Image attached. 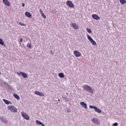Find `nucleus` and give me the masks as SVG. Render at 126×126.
Wrapping results in <instances>:
<instances>
[{
	"label": "nucleus",
	"mask_w": 126,
	"mask_h": 126,
	"mask_svg": "<svg viewBox=\"0 0 126 126\" xmlns=\"http://www.w3.org/2000/svg\"><path fill=\"white\" fill-rule=\"evenodd\" d=\"M41 16H42V17L43 18H44L45 19H46V18H47V17H46V15H45V14H44V13H42V14H41Z\"/></svg>",
	"instance_id": "a878e982"
},
{
	"label": "nucleus",
	"mask_w": 126,
	"mask_h": 126,
	"mask_svg": "<svg viewBox=\"0 0 126 126\" xmlns=\"http://www.w3.org/2000/svg\"><path fill=\"white\" fill-rule=\"evenodd\" d=\"M14 97L15 98V99H17V100H20V97H19V95H18L16 94H13Z\"/></svg>",
	"instance_id": "a211bd4d"
},
{
	"label": "nucleus",
	"mask_w": 126,
	"mask_h": 126,
	"mask_svg": "<svg viewBox=\"0 0 126 126\" xmlns=\"http://www.w3.org/2000/svg\"><path fill=\"white\" fill-rule=\"evenodd\" d=\"M92 17L94 19H95V20H100V17H99V16L97 14H93Z\"/></svg>",
	"instance_id": "9b49d317"
},
{
	"label": "nucleus",
	"mask_w": 126,
	"mask_h": 126,
	"mask_svg": "<svg viewBox=\"0 0 126 126\" xmlns=\"http://www.w3.org/2000/svg\"><path fill=\"white\" fill-rule=\"evenodd\" d=\"M8 110L10 111L11 112H13V113H17L18 109L15 108L13 105H10L7 107Z\"/></svg>",
	"instance_id": "f03ea898"
},
{
	"label": "nucleus",
	"mask_w": 126,
	"mask_h": 126,
	"mask_svg": "<svg viewBox=\"0 0 126 126\" xmlns=\"http://www.w3.org/2000/svg\"><path fill=\"white\" fill-rule=\"evenodd\" d=\"M18 90L19 91V89H18Z\"/></svg>",
	"instance_id": "72a5a7b5"
},
{
	"label": "nucleus",
	"mask_w": 126,
	"mask_h": 126,
	"mask_svg": "<svg viewBox=\"0 0 126 126\" xmlns=\"http://www.w3.org/2000/svg\"><path fill=\"white\" fill-rule=\"evenodd\" d=\"M119 1L120 2L121 4H125V3H126V0H119Z\"/></svg>",
	"instance_id": "4be33fe9"
},
{
	"label": "nucleus",
	"mask_w": 126,
	"mask_h": 126,
	"mask_svg": "<svg viewBox=\"0 0 126 126\" xmlns=\"http://www.w3.org/2000/svg\"><path fill=\"white\" fill-rule=\"evenodd\" d=\"M87 38L88 40H89L90 42H91V44H92V45H93L94 46H95L96 44V42L94 41L93 38H92V37H91L90 35H87Z\"/></svg>",
	"instance_id": "423d86ee"
},
{
	"label": "nucleus",
	"mask_w": 126,
	"mask_h": 126,
	"mask_svg": "<svg viewBox=\"0 0 126 126\" xmlns=\"http://www.w3.org/2000/svg\"><path fill=\"white\" fill-rule=\"evenodd\" d=\"M66 4L69 7L71 8H74V4L70 0H68L66 1Z\"/></svg>",
	"instance_id": "0eeeda50"
},
{
	"label": "nucleus",
	"mask_w": 126,
	"mask_h": 126,
	"mask_svg": "<svg viewBox=\"0 0 126 126\" xmlns=\"http://www.w3.org/2000/svg\"><path fill=\"white\" fill-rule=\"evenodd\" d=\"M92 122L94 123V124H95V125H98L99 124V120L96 118H93L92 119Z\"/></svg>",
	"instance_id": "4468645a"
},
{
	"label": "nucleus",
	"mask_w": 126,
	"mask_h": 126,
	"mask_svg": "<svg viewBox=\"0 0 126 126\" xmlns=\"http://www.w3.org/2000/svg\"><path fill=\"white\" fill-rule=\"evenodd\" d=\"M86 30H87V32H88V33H91L92 32V31H91V29H90L87 28L86 29Z\"/></svg>",
	"instance_id": "393cba45"
},
{
	"label": "nucleus",
	"mask_w": 126,
	"mask_h": 126,
	"mask_svg": "<svg viewBox=\"0 0 126 126\" xmlns=\"http://www.w3.org/2000/svg\"><path fill=\"white\" fill-rule=\"evenodd\" d=\"M35 123H36V125H38V126H46L42 122L39 121V120H36L35 121Z\"/></svg>",
	"instance_id": "2eb2a0df"
},
{
	"label": "nucleus",
	"mask_w": 126,
	"mask_h": 126,
	"mask_svg": "<svg viewBox=\"0 0 126 126\" xmlns=\"http://www.w3.org/2000/svg\"><path fill=\"white\" fill-rule=\"evenodd\" d=\"M71 26H72L73 28H74V29H78L79 27L77 25H76V24L74 23V24H71Z\"/></svg>",
	"instance_id": "f3484780"
},
{
	"label": "nucleus",
	"mask_w": 126,
	"mask_h": 126,
	"mask_svg": "<svg viewBox=\"0 0 126 126\" xmlns=\"http://www.w3.org/2000/svg\"><path fill=\"white\" fill-rule=\"evenodd\" d=\"M23 42V39L20 38V42Z\"/></svg>",
	"instance_id": "c85d7f7f"
},
{
	"label": "nucleus",
	"mask_w": 126,
	"mask_h": 126,
	"mask_svg": "<svg viewBox=\"0 0 126 126\" xmlns=\"http://www.w3.org/2000/svg\"><path fill=\"white\" fill-rule=\"evenodd\" d=\"M39 12H40L41 14H42V13H43V11H42V9H40Z\"/></svg>",
	"instance_id": "7c9ffc66"
},
{
	"label": "nucleus",
	"mask_w": 126,
	"mask_h": 126,
	"mask_svg": "<svg viewBox=\"0 0 126 126\" xmlns=\"http://www.w3.org/2000/svg\"><path fill=\"white\" fill-rule=\"evenodd\" d=\"M63 99H64V100L65 101H66L67 102H68V101H69V99L68 98H67V97H66V96L63 97Z\"/></svg>",
	"instance_id": "5701e85b"
},
{
	"label": "nucleus",
	"mask_w": 126,
	"mask_h": 126,
	"mask_svg": "<svg viewBox=\"0 0 126 126\" xmlns=\"http://www.w3.org/2000/svg\"><path fill=\"white\" fill-rule=\"evenodd\" d=\"M58 76H59L60 78H63V77H64V74L63 73H60L58 74Z\"/></svg>",
	"instance_id": "412c9836"
},
{
	"label": "nucleus",
	"mask_w": 126,
	"mask_h": 126,
	"mask_svg": "<svg viewBox=\"0 0 126 126\" xmlns=\"http://www.w3.org/2000/svg\"><path fill=\"white\" fill-rule=\"evenodd\" d=\"M34 94L36 95H37V96H40L41 97H44L45 96V94H44V93H41L39 91H35L34 92Z\"/></svg>",
	"instance_id": "1a4fd4ad"
},
{
	"label": "nucleus",
	"mask_w": 126,
	"mask_h": 126,
	"mask_svg": "<svg viewBox=\"0 0 126 126\" xmlns=\"http://www.w3.org/2000/svg\"><path fill=\"white\" fill-rule=\"evenodd\" d=\"M58 101H59V102H60V101H61V99H59Z\"/></svg>",
	"instance_id": "2f4dec72"
},
{
	"label": "nucleus",
	"mask_w": 126,
	"mask_h": 126,
	"mask_svg": "<svg viewBox=\"0 0 126 126\" xmlns=\"http://www.w3.org/2000/svg\"><path fill=\"white\" fill-rule=\"evenodd\" d=\"M25 15L27 17H29V18H31L32 17V15L29 12H26Z\"/></svg>",
	"instance_id": "dca6fc26"
},
{
	"label": "nucleus",
	"mask_w": 126,
	"mask_h": 126,
	"mask_svg": "<svg viewBox=\"0 0 126 126\" xmlns=\"http://www.w3.org/2000/svg\"><path fill=\"white\" fill-rule=\"evenodd\" d=\"M19 25H21V26H25V24H24L21 22H19Z\"/></svg>",
	"instance_id": "bb28decb"
},
{
	"label": "nucleus",
	"mask_w": 126,
	"mask_h": 126,
	"mask_svg": "<svg viewBox=\"0 0 126 126\" xmlns=\"http://www.w3.org/2000/svg\"><path fill=\"white\" fill-rule=\"evenodd\" d=\"M27 47H28V48H29L30 49H32V45H31V44L28 43V44L27 45Z\"/></svg>",
	"instance_id": "b1692460"
},
{
	"label": "nucleus",
	"mask_w": 126,
	"mask_h": 126,
	"mask_svg": "<svg viewBox=\"0 0 126 126\" xmlns=\"http://www.w3.org/2000/svg\"><path fill=\"white\" fill-rule=\"evenodd\" d=\"M0 120L2 122V123H3V124H6L8 123L7 119H6L5 118L3 117H0Z\"/></svg>",
	"instance_id": "6e6552de"
},
{
	"label": "nucleus",
	"mask_w": 126,
	"mask_h": 126,
	"mask_svg": "<svg viewBox=\"0 0 126 126\" xmlns=\"http://www.w3.org/2000/svg\"><path fill=\"white\" fill-rule=\"evenodd\" d=\"M83 88L84 90H86V91H89V92H90V93H93V89L91 87V86L87 85H85L83 86Z\"/></svg>",
	"instance_id": "f257e3e1"
},
{
	"label": "nucleus",
	"mask_w": 126,
	"mask_h": 126,
	"mask_svg": "<svg viewBox=\"0 0 126 126\" xmlns=\"http://www.w3.org/2000/svg\"><path fill=\"white\" fill-rule=\"evenodd\" d=\"M3 2L7 6H10V2H9V1H8V0H3Z\"/></svg>",
	"instance_id": "ddd939ff"
},
{
	"label": "nucleus",
	"mask_w": 126,
	"mask_h": 126,
	"mask_svg": "<svg viewBox=\"0 0 126 126\" xmlns=\"http://www.w3.org/2000/svg\"><path fill=\"white\" fill-rule=\"evenodd\" d=\"M80 104L81 105V106H82V107H83V108H84L85 109H87V104H86L85 102L82 101L80 103Z\"/></svg>",
	"instance_id": "f8f14e48"
},
{
	"label": "nucleus",
	"mask_w": 126,
	"mask_h": 126,
	"mask_svg": "<svg viewBox=\"0 0 126 126\" xmlns=\"http://www.w3.org/2000/svg\"><path fill=\"white\" fill-rule=\"evenodd\" d=\"M17 74L18 76H20V75H21V76L24 77V78H27L28 77L27 74L24 72L20 71V72H17Z\"/></svg>",
	"instance_id": "20e7f679"
},
{
	"label": "nucleus",
	"mask_w": 126,
	"mask_h": 126,
	"mask_svg": "<svg viewBox=\"0 0 126 126\" xmlns=\"http://www.w3.org/2000/svg\"><path fill=\"white\" fill-rule=\"evenodd\" d=\"M22 7H24V6H25V4L22 3Z\"/></svg>",
	"instance_id": "c756f323"
},
{
	"label": "nucleus",
	"mask_w": 126,
	"mask_h": 126,
	"mask_svg": "<svg viewBox=\"0 0 126 126\" xmlns=\"http://www.w3.org/2000/svg\"><path fill=\"white\" fill-rule=\"evenodd\" d=\"M0 45L4 46V47H5V45H4V42H3V40H2V39L1 38H0Z\"/></svg>",
	"instance_id": "aec40b11"
},
{
	"label": "nucleus",
	"mask_w": 126,
	"mask_h": 126,
	"mask_svg": "<svg viewBox=\"0 0 126 126\" xmlns=\"http://www.w3.org/2000/svg\"><path fill=\"white\" fill-rule=\"evenodd\" d=\"M66 94H67V93H66Z\"/></svg>",
	"instance_id": "473e14b6"
},
{
	"label": "nucleus",
	"mask_w": 126,
	"mask_h": 126,
	"mask_svg": "<svg viewBox=\"0 0 126 126\" xmlns=\"http://www.w3.org/2000/svg\"><path fill=\"white\" fill-rule=\"evenodd\" d=\"M113 126H118V123H115L113 124Z\"/></svg>",
	"instance_id": "cd10ccee"
},
{
	"label": "nucleus",
	"mask_w": 126,
	"mask_h": 126,
	"mask_svg": "<svg viewBox=\"0 0 126 126\" xmlns=\"http://www.w3.org/2000/svg\"><path fill=\"white\" fill-rule=\"evenodd\" d=\"M90 109H94V111L96 112V113H98V114H101V113H102V111L96 106L90 105Z\"/></svg>",
	"instance_id": "7ed1b4c3"
},
{
	"label": "nucleus",
	"mask_w": 126,
	"mask_h": 126,
	"mask_svg": "<svg viewBox=\"0 0 126 126\" xmlns=\"http://www.w3.org/2000/svg\"><path fill=\"white\" fill-rule=\"evenodd\" d=\"M18 90L19 91V89H18Z\"/></svg>",
	"instance_id": "f704fd0d"
},
{
	"label": "nucleus",
	"mask_w": 126,
	"mask_h": 126,
	"mask_svg": "<svg viewBox=\"0 0 126 126\" xmlns=\"http://www.w3.org/2000/svg\"><path fill=\"white\" fill-rule=\"evenodd\" d=\"M74 55L76 57V58H79V57H81V53L77 51H74Z\"/></svg>",
	"instance_id": "9d476101"
},
{
	"label": "nucleus",
	"mask_w": 126,
	"mask_h": 126,
	"mask_svg": "<svg viewBox=\"0 0 126 126\" xmlns=\"http://www.w3.org/2000/svg\"><path fill=\"white\" fill-rule=\"evenodd\" d=\"M3 102L5 103V104H6V105H9V104H11V102L5 99H3Z\"/></svg>",
	"instance_id": "6ab92c4d"
},
{
	"label": "nucleus",
	"mask_w": 126,
	"mask_h": 126,
	"mask_svg": "<svg viewBox=\"0 0 126 126\" xmlns=\"http://www.w3.org/2000/svg\"><path fill=\"white\" fill-rule=\"evenodd\" d=\"M21 115L23 118L25 119V120H26L27 121H29V120H30V118L29 117L28 115L26 114V113L22 112H21Z\"/></svg>",
	"instance_id": "39448f33"
}]
</instances>
